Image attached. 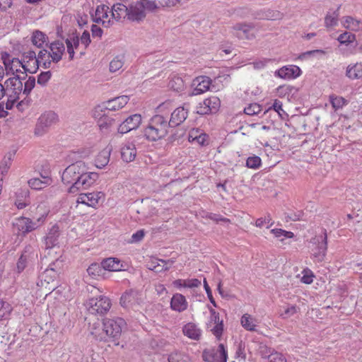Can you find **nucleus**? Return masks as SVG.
Returning a JSON list of instances; mask_svg holds the SVG:
<instances>
[{
    "label": "nucleus",
    "instance_id": "40",
    "mask_svg": "<svg viewBox=\"0 0 362 362\" xmlns=\"http://www.w3.org/2000/svg\"><path fill=\"white\" fill-rule=\"evenodd\" d=\"M37 60V67L40 64H42L44 68L47 69L51 66L52 61L51 54L49 52L47 49H42L39 52L37 57H36Z\"/></svg>",
    "mask_w": 362,
    "mask_h": 362
},
{
    "label": "nucleus",
    "instance_id": "5",
    "mask_svg": "<svg viewBox=\"0 0 362 362\" xmlns=\"http://www.w3.org/2000/svg\"><path fill=\"white\" fill-rule=\"evenodd\" d=\"M110 300L104 296L92 298L88 300L87 303L88 310L92 315H105L110 310Z\"/></svg>",
    "mask_w": 362,
    "mask_h": 362
},
{
    "label": "nucleus",
    "instance_id": "59",
    "mask_svg": "<svg viewBox=\"0 0 362 362\" xmlns=\"http://www.w3.org/2000/svg\"><path fill=\"white\" fill-rule=\"evenodd\" d=\"M52 74L49 71L42 72L37 78V83L42 86H45L50 79Z\"/></svg>",
    "mask_w": 362,
    "mask_h": 362
},
{
    "label": "nucleus",
    "instance_id": "33",
    "mask_svg": "<svg viewBox=\"0 0 362 362\" xmlns=\"http://www.w3.org/2000/svg\"><path fill=\"white\" fill-rule=\"evenodd\" d=\"M174 263L172 259L163 260L160 259H152V264H156V266L148 267V269L154 271L155 272H161L167 271L170 269L171 265Z\"/></svg>",
    "mask_w": 362,
    "mask_h": 362
},
{
    "label": "nucleus",
    "instance_id": "20",
    "mask_svg": "<svg viewBox=\"0 0 362 362\" xmlns=\"http://www.w3.org/2000/svg\"><path fill=\"white\" fill-rule=\"evenodd\" d=\"M188 110L184 107H179L171 114V117L168 122L169 126L174 127L182 124L187 117Z\"/></svg>",
    "mask_w": 362,
    "mask_h": 362
},
{
    "label": "nucleus",
    "instance_id": "21",
    "mask_svg": "<svg viewBox=\"0 0 362 362\" xmlns=\"http://www.w3.org/2000/svg\"><path fill=\"white\" fill-rule=\"evenodd\" d=\"M211 85V80L206 76H199L196 78L193 82V86H195L192 95H197L202 94L209 89Z\"/></svg>",
    "mask_w": 362,
    "mask_h": 362
},
{
    "label": "nucleus",
    "instance_id": "27",
    "mask_svg": "<svg viewBox=\"0 0 362 362\" xmlns=\"http://www.w3.org/2000/svg\"><path fill=\"white\" fill-rule=\"evenodd\" d=\"M183 334L193 340H199L202 335V330L192 322L186 324L182 328Z\"/></svg>",
    "mask_w": 362,
    "mask_h": 362
},
{
    "label": "nucleus",
    "instance_id": "36",
    "mask_svg": "<svg viewBox=\"0 0 362 362\" xmlns=\"http://www.w3.org/2000/svg\"><path fill=\"white\" fill-rule=\"evenodd\" d=\"M343 26L351 31H359L362 30V21H358L351 16H346L342 21Z\"/></svg>",
    "mask_w": 362,
    "mask_h": 362
},
{
    "label": "nucleus",
    "instance_id": "13",
    "mask_svg": "<svg viewBox=\"0 0 362 362\" xmlns=\"http://www.w3.org/2000/svg\"><path fill=\"white\" fill-rule=\"evenodd\" d=\"M104 197V194L101 192L81 193L77 199V203L86 204L88 206L95 207L100 199Z\"/></svg>",
    "mask_w": 362,
    "mask_h": 362
},
{
    "label": "nucleus",
    "instance_id": "56",
    "mask_svg": "<svg viewBox=\"0 0 362 362\" xmlns=\"http://www.w3.org/2000/svg\"><path fill=\"white\" fill-rule=\"evenodd\" d=\"M262 110L261 106L257 103H252L244 109V112L248 115H255Z\"/></svg>",
    "mask_w": 362,
    "mask_h": 362
},
{
    "label": "nucleus",
    "instance_id": "10",
    "mask_svg": "<svg viewBox=\"0 0 362 362\" xmlns=\"http://www.w3.org/2000/svg\"><path fill=\"white\" fill-rule=\"evenodd\" d=\"M93 117L98 119V125L101 131L109 130L115 124V119L105 115L101 105H98L94 108Z\"/></svg>",
    "mask_w": 362,
    "mask_h": 362
},
{
    "label": "nucleus",
    "instance_id": "32",
    "mask_svg": "<svg viewBox=\"0 0 362 362\" xmlns=\"http://www.w3.org/2000/svg\"><path fill=\"white\" fill-rule=\"evenodd\" d=\"M102 267L104 270L117 272L122 270V264L117 258L110 257L102 261Z\"/></svg>",
    "mask_w": 362,
    "mask_h": 362
},
{
    "label": "nucleus",
    "instance_id": "23",
    "mask_svg": "<svg viewBox=\"0 0 362 362\" xmlns=\"http://www.w3.org/2000/svg\"><path fill=\"white\" fill-rule=\"evenodd\" d=\"M188 303L185 297L180 293H175L170 300V308L173 310L182 313L187 309Z\"/></svg>",
    "mask_w": 362,
    "mask_h": 362
},
{
    "label": "nucleus",
    "instance_id": "29",
    "mask_svg": "<svg viewBox=\"0 0 362 362\" xmlns=\"http://www.w3.org/2000/svg\"><path fill=\"white\" fill-rule=\"evenodd\" d=\"M23 62L22 60L18 59V58H13L10 60L9 58L4 59V64L5 66V69L8 72L12 73L13 74H17L21 71L20 68H23Z\"/></svg>",
    "mask_w": 362,
    "mask_h": 362
},
{
    "label": "nucleus",
    "instance_id": "7",
    "mask_svg": "<svg viewBox=\"0 0 362 362\" xmlns=\"http://www.w3.org/2000/svg\"><path fill=\"white\" fill-rule=\"evenodd\" d=\"M311 243L316 245L313 251V256L317 262H322L326 255L327 250V235L325 229H323L322 234L312 238Z\"/></svg>",
    "mask_w": 362,
    "mask_h": 362
},
{
    "label": "nucleus",
    "instance_id": "63",
    "mask_svg": "<svg viewBox=\"0 0 362 362\" xmlns=\"http://www.w3.org/2000/svg\"><path fill=\"white\" fill-rule=\"evenodd\" d=\"M185 288H197L201 285V281L197 279H184Z\"/></svg>",
    "mask_w": 362,
    "mask_h": 362
},
{
    "label": "nucleus",
    "instance_id": "6",
    "mask_svg": "<svg viewBox=\"0 0 362 362\" xmlns=\"http://www.w3.org/2000/svg\"><path fill=\"white\" fill-rule=\"evenodd\" d=\"M57 114L52 111L41 115L37 122L35 134L37 136L43 135L51 126L57 123Z\"/></svg>",
    "mask_w": 362,
    "mask_h": 362
},
{
    "label": "nucleus",
    "instance_id": "61",
    "mask_svg": "<svg viewBox=\"0 0 362 362\" xmlns=\"http://www.w3.org/2000/svg\"><path fill=\"white\" fill-rule=\"evenodd\" d=\"M7 95V101L4 103L6 110H11L14 104L20 99L16 96L11 95L10 94H6Z\"/></svg>",
    "mask_w": 362,
    "mask_h": 362
},
{
    "label": "nucleus",
    "instance_id": "35",
    "mask_svg": "<svg viewBox=\"0 0 362 362\" xmlns=\"http://www.w3.org/2000/svg\"><path fill=\"white\" fill-rule=\"evenodd\" d=\"M59 227L54 226L52 227L45 238V245L47 248H52L58 243Z\"/></svg>",
    "mask_w": 362,
    "mask_h": 362
},
{
    "label": "nucleus",
    "instance_id": "64",
    "mask_svg": "<svg viewBox=\"0 0 362 362\" xmlns=\"http://www.w3.org/2000/svg\"><path fill=\"white\" fill-rule=\"evenodd\" d=\"M80 41L84 45V49H86L91 42L89 32L85 30L79 38Z\"/></svg>",
    "mask_w": 362,
    "mask_h": 362
},
{
    "label": "nucleus",
    "instance_id": "62",
    "mask_svg": "<svg viewBox=\"0 0 362 362\" xmlns=\"http://www.w3.org/2000/svg\"><path fill=\"white\" fill-rule=\"evenodd\" d=\"M297 312V308L295 305H291L285 308L284 313L281 314L283 318H288L293 316Z\"/></svg>",
    "mask_w": 362,
    "mask_h": 362
},
{
    "label": "nucleus",
    "instance_id": "28",
    "mask_svg": "<svg viewBox=\"0 0 362 362\" xmlns=\"http://www.w3.org/2000/svg\"><path fill=\"white\" fill-rule=\"evenodd\" d=\"M16 194L15 205L18 209H23L30 204L28 190L20 189Z\"/></svg>",
    "mask_w": 362,
    "mask_h": 362
},
{
    "label": "nucleus",
    "instance_id": "25",
    "mask_svg": "<svg viewBox=\"0 0 362 362\" xmlns=\"http://www.w3.org/2000/svg\"><path fill=\"white\" fill-rule=\"evenodd\" d=\"M136 155L135 145L132 142H127L121 148V157L125 162L133 161Z\"/></svg>",
    "mask_w": 362,
    "mask_h": 362
},
{
    "label": "nucleus",
    "instance_id": "4",
    "mask_svg": "<svg viewBox=\"0 0 362 362\" xmlns=\"http://www.w3.org/2000/svg\"><path fill=\"white\" fill-rule=\"evenodd\" d=\"M126 322L121 317L112 319H105L103 320V331L106 336L113 340L118 339L122 334L123 328L125 327Z\"/></svg>",
    "mask_w": 362,
    "mask_h": 362
},
{
    "label": "nucleus",
    "instance_id": "49",
    "mask_svg": "<svg viewBox=\"0 0 362 362\" xmlns=\"http://www.w3.org/2000/svg\"><path fill=\"white\" fill-rule=\"evenodd\" d=\"M189 356L183 353L174 352L169 355L168 362H188Z\"/></svg>",
    "mask_w": 362,
    "mask_h": 362
},
{
    "label": "nucleus",
    "instance_id": "24",
    "mask_svg": "<svg viewBox=\"0 0 362 362\" xmlns=\"http://www.w3.org/2000/svg\"><path fill=\"white\" fill-rule=\"evenodd\" d=\"M65 43L69 59L72 60L74 57L75 50L79 47V37L76 33H72L65 40Z\"/></svg>",
    "mask_w": 362,
    "mask_h": 362
},
{
    "label": "nucleus",
    "instance_id": "39",
    "mask_svg": "<svg viewBox=\"0 0 362 362\" xmlns=\"http://www.w3.org/2000/svg\"><path fill=\"white\" fill-rule=\"evenodd\" d=\"M37 60V67L40 64H42L44 68L47 69L51 66L52 61L51 54L49 52L47 49H42L39 52L37 57H36Z\"/></svg>",
    "mask_w": 362,
    "mask_h": 362
},
{
    "label": "nucleus",
    "instance_id": "34",
    "mask_svg": "<svg viewBox=\"0 0 362 362\" xmlns=\"http://www.w3.org/2000/svg\"><path fill=\"white\" fill-rule=\"evenodd\" d=\"M346 76L352 80L362 78V62L349 65L346 68Z\"/></svg>",
    "mask_w": 362,
    "mask_h": 362
},
{
    "label": "nucleus",
    "instance_id": "17",
    "mask_svg": "<svg viewBox=\"0 0 362 362\" xmlns=\"http://www.w3.org/2000/svg\"><path fill=\"white\" fill-rule=\"evenodd\" d=\"M300 74V69L296 65L283 66L275 72L276 76L284 79L296 78Z\"/></svg>",
    "mask_w": 362,
    "mask_h": 362
},
{
    "label": "nucleus",
    "instance_id": "1",
    "mask_svg": "<svg viewBox=\"0 0 362 362\" xmlns=\"http://www.w3.org/2000/svg\"><path fill=\"white\" fill-rule=\"evenodd\" d=\"M88 168L83 161H76L69 165L63 172L62 180L64 184L71 185L69 191L75 193L92 186L98 178L96 173L88 172Z\"/></svg>",
    "mask_w": 362,
    "mask_h": 362
},
{
    "label": "nucleus",
    "instance_id": "30",
    "mask_svg": "<svg viewBox=\"0 0 362 362\" xmlns=\"http://www.w3.org/2000/svg\"><path fill=\"white\" fill-rule=\"evenodd\" d=\"M112 17L117 21L127 18L128 7L121 3L115 4L111 10Z\"/></svg>",
    "mask_w": 362,
    "mask_h": 362
},
{
    "label": "nucleus",
    "instance_id": "26",
    "mask_svg": "<svg viewBox=\"0 0 362 362\" xmlns=\"http://www.w3.org/2000/svg\"><path fill=\"white\" fill-rule=\"evenodd\" d=\"M109 12V7L106 5H98L95 9L94 16V21L98 23H102L104 26L107 27L110 24V20L105 21V19L107 18Z\"/></svg>",
    "mask_w": 362,
    "mask_h": 362
},
{
    "label": "nucleus",
    "instance_id": "43",
    "mask_svg": "<svg viewBox=\"0 0 362 362\" xmlns=\"http://www.w3.org/2000/svg\"><path fill=\"white\" fill-rule=\"evenodd\" d=\"M50 180L49 177H43V180L40 178H32L28 180V185L32 189H41L49 185Z\"/></svg>",
    "mask_w": 362,
    "mask_h": 362
},
{
    "label": "nucleus",
    "instance_id": "18",
    "mask_svg": "<svg viewBox=\"0 0 362 362\" xmlns=\"http://www.w3.org/2000/svg\"><path fill=\"white\" fill-rule=\"evenodd\" d=\"M129 98L127 95H121L114 98L103 103L102 106L105 112L106 110L115 111L122 108L127 104Z\"/></svg>",
    "mask_w": 362,
    "mask_h": 362
},
{
    "label": "nucleus",
    "instance_id": "51",
    "mask_svg": "<svg viewBox=\"0 0 362 362\" xmlns=\"http://www.w3.org/2000/svg\"><path fill=\"white\" fill-rule=\"evenodd\" d=\"M262 164L261 158L257 156H253L247 158L246 160V166L248 168L258 169Z\"/></svg>",
    "mask_w": 362,
    "mask_h": 362
},
{
    "label": "nucleus",
    "instance_id": "41",
    "mask_svg": "<svg viewBox=\"0 0 362 362\" xmlns=\"http://www.w3.org/2000/svg\"><path fill=\"white\" fill-rule=\"evenodd\" d=\"M36 57L37 56H36L35 52L33 50H29L26 52H24V54H23L22 61L23 62L29 61L30 62L33 63L32 68L28 69L27 67L28 71L29 73H34L36 71V70L37 69V60L36 59Z\"/></svg>",
    "mask_w": 362,
    "mask_h": 362
},
{
    "label": "nucleus",
    "instance_id": "37",
    "mask_svg": "<svg viewBox=\"0 0 362 362\" xmlns=\"http://www.w3.org/2000/svg\"><path fill=\"white\" fill-rule=\"evenodd\" d=\"M241 325L247 331H256L257 320L250 315L245 313L240 319Z\"/></svg>",
    "mask_w": 362,
    "mask_h": 362
},
{
    "label": "nucleus",
    "instance_id": "31",
    "mask_svg": "<svg viewBox=\"0 0 362 362\" xmlns=\"http://www.w3.org/2000/svg\"><path fill=\"white\" fill-rule=\"evenodd\" d=\"M32 251L33 247L31 245H28L25 247L23 252L17 262V271L18 273L22 272L27 267Z\"/></svg>",
    "mask_w": 362,
    "mask_h": 362
},
{
    "label": "nucleus",
    "instance_id": "60",
    "mask_svg": "<svg viewBox=\"0 0 362 362\" xmlns=\"http://www.w3.org/2000/svg\"><path fill=\"white\" fill-rule=\"evenodd\" d=\"M268 359L269 362H286V359L283 354L278 352L270 354L268 356Z\"/></svg>",
    "mask_w": 362,
    "mask_h": 362
},
{
    "label": "nucleus",
    "instance_id": "57",
    "mask_svg": "<svg viewBox=\"0 0 362 362\" xmlns=\"http://www.w3.org/2000/svg\"><path fill=\"white\" fill-rule=\"evenodd\" d=\"M338 15L334 12L332 14H327L325 19V24L326 27H332L337 24Z\"/></svg>",
    "mask_w": 362,
    "mask_h": 362
},
{
    "label": "nucleus",
    "instance_id": "14",
    "mask_svg": "<svg viewBox=\"0 0 362 362\" xmlns=\"http://www.w3.org/2000/svg\"><path fill=\"white\" fill-rule=\"evenodd\" d=\"M139 303V293L132 289L127 291L120 298V305L124 308H132Z\"/></svg>",
    "mask_w": 362,
    "mask_h": 362
},
{
    "label": "nucleus",
    "instance_id": "47",
    "mask_svg": "<svg viewBox=\"0 0 362 362\" xmlns=\"http://www.w3.org/2000/svg\"><path fill=\"white\" fill-rule=\"evenodd\" d=\"M46 35L41 31L37 30L33 33L32 36L33 44L37 47H41L45 42Z\"/></svg>",
    "mask_w": 362,
    "mask_h": 362
},
{
    "label": "nucleus",
    "instance_id": "55",
    "mask_svg": "<svg viewBox=\"0 0 362 362\" xmlns=\"http://www.w3.org/2000/svg\"><path fill=\"white\" fill-rule=\"evenodd\" d=\"M265 224H267V228L271 227L274 224V222L272 221V218L270 214H267L264 217H262L257 219L255 223L256 226L259 228L262 227Z\"/></svg>",
    "mask_w": 362,
    "mask_h": 362
},
{
    "label": "nucleus",
    "instance_id": "45",
    "mask_svg": "<svg viewBox=\"0 0 362 362\" xmlns=\"http://www.w3.org/2000/svg\"><path fill=\"white\" fill-rule=\"evenodd\" d=\"M64 262V259L62 256H60L57 257L54 261H52L50 263H49L46 269H48L49 270H51L56 273V274L59 275L63 269Z\"/></svg>",
    "mask_w": 362,
    "mask_h": 362
},
{
    "label": "nucleus",
    "instance_id": "22",
    "mask_svg": "<svg viewBox=\"0 0 362 362\" xmlns=\"http://www.w3.org/2000/svg\"><path fill=\"white\" fill-rule=\"evenodd\" d=\"M253 25L251 24H237L234 26L235 35L240 39L252 40L255 35L252 33Z\"/></svg>",
    "mask_w": 362,
    "mask_h": 362
},
{
    "label": "nucleus",
    "instance_id": "38",
    "mask_svg": "<svg viewBox=\"0 0 362 362\" xmlns=\"http://www.w3.org/2000/svg\"><path fill=\"white\" fill-rule=\"evenodd\" d=\"M110 150L103 149L97 156L95 160V165L98 168H103L106 166L110 160Z\"/></svg>",
    "mask_w": 362,
    "mask_h": 362
},
{
    "label": "nucleus",
    "instance_id": "16",
    "mask_svg": "<svg viewBox=\"0 0 362 362\" xmlns=\"http://www.w3.org/2000/svg\"><path fill=\"white\" fill-rule=\"evenodd\" d=\"M146 16L144 4L137 1L128 7L127 18L131 21H141Z\"/></svg>",
    "mask_w": 362,
    "mask_h": 362
},
{
    "label": "nucleus",
    "instance_id": "42",
    "mask_svg": "<svg viewBox=\"0 0 362 362\" xmlns=\"http://www.w3.org/2000/svg\"><path fill=\"white\" fill-rule=\"evenodd\" d=\"M168 87L175 91L180 92L184 90L185 82L181 77L173 75L170 77Z\"/></svg>",
    "mask_w": 362,
    "mask_h": 362
},
{
    "label": "nucleus",
    "instance_id": "19",
    "mask_svg": "<svg viewBox=\"0 0 362 362\" xmlns=\"http://www.w3.org/2000/svg\"><path fill=\"white\" fill-rule=\"evenodd\" d=\"M49 49L52 61L53 63H58L62 59V55L65 52L64 42L60 40H55L50 43Z\"/></svg>",
    "mask_w": 362,
    "mask_h": 362
},
{
    "label": "nucleus",
    "instance_id": "11",
    "mask_svg": "<svg viewBox=\"0 0 362 362\" xmlns=\"http://www.w3.org/2000/svg\"><path fill=\"white\" fill-rule=\"evenodd\" d=\"M59 275L48 269H45L39 276V281L37 285L40 287H45L47 291H53L56 287L54 281Z\"/></svg>",
    "mask_w": 362,
    "mask_h": 362
},
{
    "label": "nucleus",
    "instance_id": "46",
    "mask_svg": "<svg viewBox=\"0 0 362 362\" xmlns=\"http://www.w3.org/2000/svg\"><path fill=\"white\" fill-rule=\"evenodd\" d=\"M337 40L340 44L347 45L356 40V35L350 32L345 31L338 36Z\"/></svg>",
    "mask_w": 362,
    "mask_h": 362
},
{
    "label": "nucleus",
    "instance_id": "9",
    "mask_svg": "<svg viewBox=\"0 0 362 362\" xmlns=\"http://www.w3.org/2000/svg\"><path fill=\"white\" fill-rule=\"evenodd\" d=\"M23 79H25V76L21 77L18 74L8 78L4 83L6 94L20 98V95L23 94L22 81Z\"/></svg>",
    "mask_w": 362,
    "mask_h": 362
},
{
    "label": "nucleus",
    "instance_id": "52",
    "mask_svg": "<svg viewBox=\"0 0 362 362\" xmlns=\"http://www.w3.org/2000/svg\"><path fill=\"white\" fill-rule=\"evenodd\" d=\"M123 57L117 56L115 57L110 63V71L111 72H115L120 69L123 66Z\"/></svg>",
    "mask_w": 362,
    "mask_h": 362
},
{
    "label": "nucleus",
    "instance_id": "12",
    "mask_svg": "<svg viewBox=\"0 0 362 362\" xmlns=\"http://www.w3.org/2000/svg\"><path fill=\"white\" fill-rule=\"evenodd\" d=\"M141 117L139 114H134L127 117L118 127V132L125 134L135 129L140 125Z\"/></svg>",
    "mask_w": 362,
    "mask_h": 362
},
{
    "label": "nucleus",
    "instance_id": "15",
    "mask_svg": "<svg viewBox=\"0 0 362 362\" xmlns=\"http://www.w3.org/2000/svg\"><path fill=\"white\" fill-rule=\"evenodd\" d=\"M218 354L223 362L227 361V351L223 344L218 345L216 352L214 350H204L202 354L203 360L206 362H215Z\"/></svg>",
    "mask_w": 362,
    "mask_h": 362
},
{
    "label": "nucleus",
    "instance_id": "54",
    "mask_svg": "<svg viewBox=\"0 0 362 362\" xmlns=\"http://www.w3.org/2000/svg\"><path fill=\"white\" fill-rule=\"evenodd\" d=\"M210 318L208 323V327H211L212 325L217 324L223 321L220 319L219 313H217L214 309L209 308Z\"/></svg>",
    "mask_w": 362,
    "mask_h": 362
},
{
    "label": "nucleus",
    "instance_id": "48",
    "mask_svg": "<svg viewBox=\"0 0 362 362\" xmlns=\"http://www.w3.org/2000/svg\"><path fill=\"white\" fill-rule=\"evenodd\" d=\"M103 270L104 269L103 267H102V262L100 264L93 263L88 267L87 272L90 276L95 278L100 276Z\"/></svg>",
    "mask_w": 362,
    "mask_h": 362
},
{
    "label": "nucleus",
    "instance_id": "3",
    "mask_svg": "<svg viewBox=\"0 0 362 362\" xmlns=\"http://www.w3.org/2000/svg\"><path fill=\"white\" fill-rule=\"evenodd\" d=\"M46 216L42 215L35 221L25 216H21L16 219L13 223L15 228L19 234L25 236L28 233H30L38 228L45 221Z\"/></svg>",
    "mask_w": 362,
    "mask_h": 362
},
{
    "label": "nucleus",
    "instance_id": "50",
    "mask_svg": "<svg viewBox=\"0 0 362 362\" xmlns=\"http://www.w3.org/2000/svg\"><path fill=\"white\" fill-rule=\"evenodd\" d=\"M11 310V305L8 303L0 300V320L7 318Z\"/></svg>",
    "mask_w": 362,
    "mask_h": 362
},
{
    "label": "nucleus",
    "instance_id": "44",
    "mask_svg": "<svg viewBox=\"0 0 362 362\" xmlns=\"http://www.w3.org/2000/svg\"><path fill=\"white\" fill-rule=\"evenodd\" d=\"M329 99V103L334 110L341 109L344 105L348 104V101L345 98L334 94L330 95Z\"/></svg>",
    "mask_w": 362,
    "mask_h": 362
},
{
    "label": "nucleus",
    "instance_id": "58",
    "mask_svg": "<svg viewBox=\"0 0 362 362\" xmlns=\"http://www.w3.org/2000/svg\"><path fill=\"white\" fill-rule=\"evenodd\" d=\"M211 328V331L213 334L218 339H220L223 332V321L217 324L214 325Z\"/></svg>",
    "mask_w": 362,
    "mask_h": 362
},
{
    "label": "nucleus",
    "instance_id": "2",
    "mask_svg": "<svg viewBox=\"0 0 362 362\" xmlns=\"http://www.w3.org/2000/svg\"><path fill=\"white\" fill-rule=\"evenodd\" d=\"M169 127L167 119L162 115H156L149 120L144 134L148 140L156 141L168 134Z\"/></svg>",
    "mask_w": 362,
    "mask_h": 362
},
{
    "label": "nucleus",
    "instance_id": "53",
    "mask_svg": "<svg viewBox=\"0 0 362 362\" xmlns=\"http://www.w3.org/2000/svg\"><path fill=\"white\" fill-rule=\"evenodd\" d=\"M35 85V77L30 76L28 80L25 82L24 86H23V95H28L30 94L31 90L33 89Z\"/></svg>",
    "mask_w": 362,
    "mask_h": 362
},
{
    "label": "nucleus",
    "instance_id": "8",
    "mask_svg": "<svg viewBox=\"0 0 362 362\" xmlns=\"http://www.w3.org/2000/svg\"><path fill=\"white\" fill-rule=\"evenodd\" d=\"M220 106V99L216 96H211L198 105L197 113L201 115L214 114L218 111Z\"/></svg>",
    "mask_w": 362,
    "mask_h": 362
}]
</instances>
